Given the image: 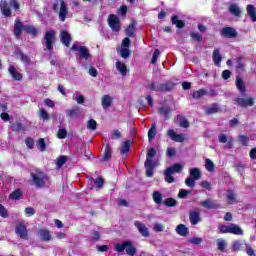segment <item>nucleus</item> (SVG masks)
<instances>
[{
	"mask_svg": "<svg viewBox=\"0 0 256 256\" xmlns=\"http://www.w3.org/2000/svg\"><path fill=\"white\" fill-rule=\"evenodd\" d=\"M30 177L38 189H43V187H47L49 185L50 180L47 174L39 169H35L30 173Z\"/></svg>",
	"mask_w": 256,
	"mask_h": 256,
	"instance_id": "1",
	"label": "nucleus"
},
{
	"mask_svg": "<svg viewBox=\"0 0 256 256\" xmlns=\"http://www.w3.org/2000/svg\"><path fill=\"white\" fill-rule=\"evenodd\" d=\"M146 89L149 91H156L158 93H169L175 89V82L167 81L165 83L157 84L155 82H150L145 85Z\"/></svg>",
	"mask_w": 256,
	"mask_h": 256,
	"instance_id": "2",
	"label": "nucleus"
},
{
	"mask_svg": "<svg viewBox=\"0 0 256 256\" xmlns=\"http://www.w3.org/2000/svg\"><path fill=\"white\" fill-rule=\"evenodd\" d=\"M156 155L157 150L155 148H150L146 154V160L144 162L146 177H153L155 173V162H153V157H155Z\"/></svg>",
	"mask_w": 256,
	"mask_h": 256,
	"instance_id": "3",
	"label": "nucleus"
},
{
	"mask_svg": "<svg viewBox=\"0 0 256 256\" xmlns=\"http://www.w3.org/2000/svg\"><path fill=\"white\" fill-rule=\"evenodd\" d=\"M218 231L221 234L231 233L232 235H243V229L236 224L220 225L218 226Z\"/></svg>",
	"mask_w": 256,
	"mask_h": 256,
	"instance_id": "4",
	"label": "nucleus"
},
{
	"mask_svg": "<svg viewBox=\"0 0 256 256\" xmlns=\"http://www.w3.org/2000/svg\"><path fill=\"white\" fill-rule=\"evenodd\" d=\"M234 102L238 107H242L243 109H247V107H253V105H255V99L245 94L242 97L235 98Z\"/></svg>",
	"mask_w": 256,
	"mask_h": 256,
	"instance_id": "5",
	"label": "nucleus"
},
{
	"mask_svg": "<svg viewBox=\"0 0 256 256\" xmlns=\"http://www.w3.org/2000/svg\"><path fill=\"white\" fill-rule=\"evenodd\" d=\"M55 34L56 32L53 29L46 31L44 34V43L48 51H53V45L55 44V41H57Z\"/></svg>",
	"mask_w": 256,
	"mask_h": 256,
	"instance_id": "6",
	"label": "nucleus"
},
{
	"mask_svg": "<svg viewBox=\"0 0 256 256\" xmlns=\"http://www.w3.org/2000/svg\"><path fill=\"white\" fill-rule=\"evenodd\" d=\"M107 23L113 33H119L121 31V20H119V16L110 14L107 18Z\"/></svg>",
	"mask_w": 256,
	"mask_h": 256,
	"instance_id": "7",
	"label": "nucleus"
},
{
	"mask_svg": "<svg viewBox=\"0 0 256 256\" xmlns=\"http://www.w3.org/2000/svg\"><path fill=\"white\" fill-rule=\"evenodd\" d=\"M220 35L224 39H236V37L239 36V33L237 30H235V28L231 26H225L221 29Z\"/></svg>",
	"mask_w": 256,
	"mask_h": 256,
	"instance_id": "8",
	"label": "nucleus"
},
{
	"mask_svg": "<svg viewBox=\"0 0 256 256\" xmlns=\"http://www.w3.org/2000/svg\"><path fill=\"white\" fill-rule=\"evenodd\" d=\"M117 53L122 56L123 59L129 57V37L123 39L122 44L118 46Z\"/></svg>",
	"mask_w": 256,
	"mask_h": 256,
	"instance_id": "9",
	"label": "nucleus"
},
{
	"mask_svg": "<svg viewBox=\"0 0 256 256\" xmlns=\"http://www.w3.org/2000/svg\"><path fill=\"white\" fill-rule=\"evenodd\" d=\"M72 51H78L80 59H91V53H89V49L85 46H77V44H73L71 47Z\"/></svg>",
	"mask_w": 256,
	"mask_h": 256,
	"instance_id": "10",
	"label": "nucleus"
},
{
	"mask_svg": "<svg viewBox=\"0 0 256 256\" xmlns=\"http://www.w3.org/2000/svg\"><path fill=\"white\" fill-rule=\"evenodd\" d=\"M15 233L20 237V239H29V232L27 231V226L23 223H18L15 228Z\"/></svg>",
	"mask_w": 256,
	"mask_h": 256,
	"instance_id": "11",
	"label": "nucleus"
},
{
	"mask_svg": "<svg viewBox=\"0 0 256 256\" xmlns=\"http://www.w3.org/2000/svg\"><path fill=\"white\" fill-rule=\"evenodd\" d=\"M167 136L175 143H183L185 141V136L183 134H177L173 129L167 131Z\"/></svg>",
	"mask_w": 256,
	"mask_h": 256,
	"instance_id": "12",
	"label": "nucleus"
},
{
	"mask_svg": "<svg viewBox=\"0 0 256 256\" xmlns=\"http://www.w3.org/2000/svg\"><path fill=\"white\" fill-rule=\"evenodd\" d=\"M158 114H160L165 121H169V119H171V107L167 105L160 106L158 108Z\"/></svg>",
	"mask_w": 256,
	"mask_h": 256,
	"instance_id": "13",
	"label": "nucleus"
},
{
	"mask_svg": "<svg viewBox=\"0 0 256 256\" xmlns=\"http://www.w3.org/2000/svg\"><path fill=\"white\" fill-rule=\"evenodd\" d=\"M201 207L205 209H221V205L215 202H212L211 198H207L205 201L200 202Z\"/></svg>",
	"mask_w": 256,
	"mask_h": 256,
	"instance_id": "14",
	"label": "nucleus"
},
{
	"mask_svg": "<svg viewBox=\"0 0 256 256\" xmlns=\"http://www.w3.org/2000/svg\"><path fill=\"white\" fill-rule=\"evenodd\" d=\"M69 14V11L67 10V3H65L64 0L60 1V11H59V19L60 21H65L67 19V15Z\"/></svg>",
	"mask_w": 256,
	"mask_h": 256,
	"instance_id": "15",
	"label": "nucleus"
},
{
	"mask_svg": "<svg viewBox=\"0 0 256 256\" xmlns=\"http://www.w3.org/2000/svg\"><path fill=\"white\" fill-rule=\"evenodd\" d=\"M135 227L138 229L140 235H142V237H149L150 233H149V228H147V226H145V224L141 223L140 221H136L134 223Z\"/></svg>",
	"mask_w": 256,
	"mask_h": 256,
	"instance_id": "16",
	"label": "nucleus"
},
{
	"mask_svg": "<svg viewBox=\"0 0 256 256\" xmlns=\"http://www.w3.org/2000/svg\"><path fill=\"white\" fill-rule=\"evenodd\" d=\"M189 219L191 225H199V223H201V214L199 211H190Z\"/></svg>",
	"mask_w": 256,
	"mask_h": 256,
	"instance_id": "17",
	"label": "nucleus"
},
{
	"mask_svg": "<svg viewBox=\"0 0 256 256\" xmlns=\"http://www.w3.org/2000/svg\"><path fill=\"white\" fill-rule=\"evenodd\" d=\"M213 62L216 67H221V62L223 61V56H221V52L219 49H215L212 54Z\"/></svg>",
	"mask_w": 256,
	"mask_h": 256,
	"instance_id": "18",
	"label": "nucleus"
},
{
	"mask_svg": "<svg viewBox=\"0 0 256 256\" xmlns=\"http://www.w3.org/2000/svg\"><path fill=\"white\" fill-rule=\"evenodd\" d=\"M247 15L253 23H256V8L253 4H248L246 7Z\"/></svg>",
	"mask_w": 256,
	"mask_h": 256,
	"instance_id": "19",
	"label": "nucleus"
},
{
	"mask_svg": "<svg viewBox=\"0 0 256 256\" xmlns=\"http://www.w3.org/2000/svg\"><path fill=\"white\" fill-rule=\"evenodd\" d=\"M116 69L122 77H127V65L125 63L117 60L116 61Z\"/></svg>",
	"mask_w": 256,
	"mask_h": 256,
	"instance_id": "20",
	"label": "nucleus"
},
{
	"mask_svg": "<svg viewBox=\"0 0 256 256\" xmlns=\"http://www.w3.org/2000/svg\"><path fill=\"white\" fill-rule=\"evenodd\" d=\"M0 9L4 17H11V9L9 8V4H7V1L2 0L0 2Z\"/></svg>",
	"mask_w": 256,
	"mask_h": 256,
	"instance_id": "21",
	"label": "nucleus"
},
{
	"mask_svg": "<svg viewBox=\"0 0 256 256\" xmlns=\"http://www.w3.org/2000/svg\"><path fill=\"white\" fill-rule=\"evenodd\" d=\"M60 39L63 45H65L66 47H69L71 43V34H69V32L67 31H61Z\"/></svg>",
	"mask_w": 256,
	"mask_h": 256,
	"instance_id": "22",
	"label": "nucleus"
},
{
	"mask_svg": "<svg viewBox=\"0 0 256 256\" xmlns=\"http://www.w3.org/2000/svg\"><path fill=\"white\" fill-rule=\"evenodd\" d=\"M22 31H25V26L21 21L16 20V23L14 25V35L16 37H21Z\"/></svg>",
	"mask_w": 256,
	"mask_h": 256,
	"instance_id": "23",
	"label": "nucleus"
},
{
	"mask_svg": "<svg viewBox=\"0 0 256 256\" xmlns=\"http://www.w3.org/2000/svg\"><path fill=\"white\" fill-rule=\"evenodd\" d=\"M176 233L181 237H187V235H189V228H187L185 224H179L176 227Z\"/></svg>",
	"mask_w": 256,
	"mask_h": 256,
	"instance_id": "24",
	"label": "nucleus"
},
{
	"mask_svg": "<svg viewBox=\"0 0 256 256\" xmlns=\"http://www.w3.org/2000/svg\"><path fill=\"white\" fill-rule=\"evenodd\" d=\"M235 62H236L237 73H243V70L245 69V63L243 62V56H237L235 58Z\"/></svg>",
	"mask_w": 256,
	"mask_h": 256,
	"instance_id": "25",
	"label": "nucleus"
},
{
	"mask_svg": "<svg viewBox=\"0 0 256 256\" xmlns=\"http://www.w3.org/2000/svg\"><path fill=\"white\" fill-rule=\"evenodd\" d=\"M8 71H9L11 77H13L15 79V81H21V79H23V76L21 75V73H19L17 71L15 66H9Z\"/></svg>",
	"mask_w": 256,
	"mask_h": 256,
	"instance_id": "26",
	"label": "nucleus"
},
{
	"mask_svg": "<svg viewBox=\"0 0 256 256\" xmlns=\"http://www.w3.org/2000/svg\"><path fill=\"white\" fill-rule=\"evenodd\" d=\"M172 25H176L177 29H183L185 27V21L179 20L178 15H173L171 18Z\"/></svg>",
	"mask_w": 256,
	"mask_h": 256,
	"instance_id": "27",
	"label": "nucleus"
},
{
	"mask_svg": "<svg viewBox=\"0 0 256 256\" xmlns=\"http://www.w3.org/2000/svg\"><path fill=\"white\" fill-rule=\"evenodd\" d=\"M236 88L238 91H240L242 94L247 91V87L245 86V82L243 81V78L236 77Z\"/></svg>",
	"mask_w": 256,
	"mask_h": 256,
	"instance_id": "28",
	"label": "nucleus"
},
{
	"mask_svg": "<svg viewBox=\"0 0 256 256\" xmlns=\"http://www.w3.org/2000/svg\"><path fill=\"white\" fill-rule=\"evenodd\" d=\"M129 241H125L122 244H115L114 245V250H116L118 253H123V251L126 249V252L129 253Z\"/></svg>",
	"mask_w": 256,
	"mask_h": 256,
	"instance_id": "29",
	"label": "nucleus"
},
{
	"mask_svg": "<svg viewBox=\"0 0 256 256\" xmlns=\"http://www.w3.org/2000/svg\"><path fill=\"white\" fill-rule=\"evenodd\" d=\"M226 199L229 205H235V203H237V194L234 193L233 190H228Z\"/></svg>",
	"mask_w": 256,
	"mask_h": 256,
	"instance_id": "30",
	"label": "nucleus"
},
{
	"mask_svg": "<svg viewBox=\"0 0 256 256\" xmlns=\"http://www.w3.org/2000/svg\"><path fill=\"white\" fill-rule=\"evenodd\" d=\"M219 111H221L219 104L213 103L210 107L206 109V115H215V113H219Z\"/></svg>",
	"mask_w": 256,
	"mask_h": 256,
	"instance_id": "31",
	"label": "nucleus"
},
{
	"mask_svg": "<svg viewBox=\"0 0 256 256\" xmlns=\"http://www.w3.org/2000/svg\"><path fill=\"white\" fill-rule=\"evenodd\" d=\"M152 199L156 205L163 204V194L159 191H154L152 194Z\"/></svg>",
	"mask_w": 256,
	"mask_h": 256,
	"instance_id": "32",
	"label": "nucleus"
},
{
	"mask_svg": "<svg viewBox=\"0 0 256 256\" xmlns=\"http://www.w3.org/2000/svg\"><path fill=\"white\" fill-rule=\"evenodd\" d=\"M120 155L121 157L129 156V140L125 141L120 147Z\"/></svg>",
	"mask_w": 256,
	"mask_h": 256,
	"instance_id": "33",
	"label": "nucleus"
},
{
	"mask_svg": "<svg viewBox=\"0 0 256 256\" xmlns=\"http://www.w3.org/2000/svg\"><path fill=\"white\" fill-rule=\"evenodd\" d=\"M111 103H113V98L109 95H104L102 97V107L103 109H109L111 107Z\"/></svg>",
	"mask_w": 256,
	"mask_h": 256,
	"instance_id": "34",
	"label": "nucleus"
},
{
	"mask_svg": "<svg viewBox=\"0 0 256 256\" xmlns=\"http://www.w3.org/2000/svg\"><path fill=\"white\" fill-rule=\"evenodd\" d=\"M229 11L235 17H241V8L237 4H231L229 6Z\"/></svg>",
	"mask_w": 256,
	"mask_h": 256,
	"instance_id": "35",
	"label": "nucleus"
},
{
	"mask_svg": "<svg viewBox=\"0 0 256 256\" xmlns=\"http://www.w3.org/2000/svg\"><path fill=\"white\" fill-rule=\"evenodd\" d=\"M168 171H170V173L174 174V173H181L183 171V165L179 164V163H175L172 166L166 168Z\"/></svg>",
	"mask_w": 256,
	"mask_h": 256,
	"instance_id": "36",
	"label": "nucleus"
},
{
	"mask_svg": "<svg viewBox=\"0 0 256 256\" xmlns=\"http://www.w3.org/2000/svg\"><path fill=\"white\" fill-rule=\"evenodd\" d=\"M39 237L42 241H51V233L49 230L41 229L39 231Z\"/></svg>",
	"mask_w": 256,
	"mask_h": 256,
	"instance_id": "37",
	"label": "nucleus"
},
{
	"mask_svg": "<svg viewBox=\"0 0 256 256\" xmlns=\"http://www.w3.org/2000/svg\"><path fill=\"white\" fill-rule=\"evenodd\" d=\"M135 33H137V20L132 19L129 25V37H134Z\"/></svg>",
	"mask_w": 256,
	"mask_h": 256,
	"instance_id": "38",
	"label": "nucleus"
},
{
	"mask_svg": "<svg viewBox=\"0 0 256 256\" xmlns=\"http://www.w3.org/2000/svg\"><path fill=\"white\" fill-rule=\"evenodd\" d=\"M202 175L203 173L201 172V170H199V168H192L190 170V177H192L196 181H198V179H201Z\"/></svg>",
	"mask_w": 256,
	"mask_h": 256,
	"instance_id": "39",
	"label": "nucleus"
},
{
	"mask_svg": "<svg viewBox=\"0 0 256 256\" xmlns=\"http://www.w3.org/2000/svg\"><path fill=\"white\" fill-rule=\"evenodd\" d=\"M177 119L180 120L179 125L181 127H183V129H187L188 127H190L191 122H189V120H187V118H185L181 115H177Z\"/></svg>",
	"mask_w": 256,
	"mask_h": 256,
	"instance_id": "40",
	"label": "nucleus"
},
{
	"mask_svg": "<svg viewBox=\"0 0 256 256\" xmlns=\"http://www.w3.org/2000/svg\"><path fill=\"white\" fill-rule=\"evenodd\" d=\"M164 179L166 183H175V177H173L172 172L169 171L167 168L164 171Z\"/></svg>",
	"mask_w": 256,
	"mask_h": 256,
	"instance_id": "41",
	"label": "nucleus"
},
{
	"mask_svg": "<svg viewBox=\"0 0 256 256\" xmlns=\"http://www.w3.org/2000/svg\"><path fill=\"white\" fill-rule=\"evenodd\" d=\"M205 169L208 170L209 173H213V171H215V163H213L209 158L205 160Z\"/></svg>",
	"mask_w": 256,
	"mask_h": 256,
	"instance_id": "42",
	"label": "nucleus"
},
{
	"mask_svg": "<svg viewBox=\"0 0 256 256\" xmlns=\"http://www.w3.org/2000/svg\"><path fill=\"white\" fill-rule=\"evenodd\" d=\"M207 95V90L199 89L198 91H194L192 94L193 99H201V97H205Z\"/></svg>",
	"mask_w": 256,
	"mask_h": 256,
	"instance_id": "43",
	"label": "nucleus"
},
{
	"mask_svg": "<svg viewBox=\"0 0 256 256\" xmlns=\"http://www.w3.org/2000/svg\"><path fill=\"white\" fill-rule=\"evenodd\" d=\"M238 141L242 144L243 147H249V136L247 135H239Z\"/></svg>",
	"mask_w": 256,
	"mask_h": 256,
	"instance_id": "44",
	"label": "nucleus"
},
{
	"mask_svg": "<svg viewBox=\"0 0 256 256\" xmlns=\"http://www.w3.org/2000/svg\"><path fill=\"white\" fill-rule=\"evenodd\" d=\"M241 249H243V242L241 240H235L232 243V251L237 252L241 251Z\"/></svg>",
	"mask_w": 256,
	"mask_h": 256,
	"instance_id": "45",
	"label": "nucleus"
},
{
	"mask_svg": "<svg viewBox=\"0 0 256 256\" xmlns=\"http://www.w3.org/2000/svg\"><path fill=\"white\" fill-rule=\"evenodd\" d=\"M111 145L106 144L105 146V151H104V156H103V161H109L111 159Z\"/></svg>",
	"mask_w": 256,
	"mask_h": 256,
	"instance_id": "46",
	"label": "nucleus"
},
{
	"mask_svg": "<svg viewBox=\"0 0 256 256\" xmlns=\"http://www.w3.org/2000/svg\"><path fill=\"white\" fill-rule=\"evenodd\" d=\"M163 205H165V207H176L177 205V200H175V198H166L165 201H163Z\"/></svg>",
	"mask_w": 256,
	"mask_h": 256,
	"instance_id": "47",
	"label": "nucleus"
},
{
	"mask_svg": "<svg viewBox=\"0 0 256 256\" xmlns=\"http://www.w3.org/2000/svg\"><path fill=\"white\" fill-rule=\"evenodd\" d=\"M21 197H23V192H21V190L18 189L10 194L9 199H13L14 201H17L21 199Z\"/></svg>",
	"mask_w": 256,
	"mask_h": 256,
	"instance_id": "48",
	"label": "nucleus"
},
{
	"mask_svg": "<svg viewBox=\"0 0 256 256\" xmlns=\"http://www.w3.org/2000/svg\"><path fill=\"white\" fill-rule=\"evenodd\" d=\"M75 115H79V107L66 110V116L69 117L70 119L72 117H75Z\"/></svg>",
	"mask_w": 256,
	"mask_h": 256,
	"instance_id": "49",
	"label": "nucleus"
},
{
	"mask_svg": "<svg viewBox=\"0 0 256 256\" xmlns=\"http://www.w3.org/2000/svg\"><path fill=\"white\" fill-rule=\"evenodd\" d=\"M155 135H157V129L155 128V125H153L148 131V141H153Z\"/></svg>",
	"mask_w": 256,
	"mask_h": 256,
	"instance_id": "50",
	"label": "nucleus"
},
{
	"mask_svg": "<svg viewBox=\"0 0 256 256\" xmlns=\"http://www.w3.org/2000/svg\"><path fill=\"white\" fill-rule=\"evenodd\" d=\"M68 159L69 158L67 156H60L56 162L58 169H61V167H63V165H65V163H67Z\"/></svg>",
	"mask_w": 256,
	"mask_h": 256,
	"instance_id": "51",
	"label": "nucleus"
},
{
	"mask_svg": "<svg viewBox=\"0 0 256 256\" xmlns=\"http://www.w3.org/2000/svg\"><path fill=\"white\" fill-rule=\"evenodd\" d=\"M190 37H191V39L196 41V43H201V41H203V35H201L197 32H190Z\"/></svg>",
	"mask_w": 256,
	"mask_h": 256,
	"instance_id": "52",
	"label": "nucleus"
},
{
	"mask_svg": "<svg viewBox=\"0 0 256 256\" xmlns=\"http://www.w3.org/2000/svg\"><path fill=\"white\" fill-rule=\"evenodd\" d=\"M217 247H218V251H222V253H225V247H227V242H225V240L223 239H218Z\"/></svg>",
	"mask_w": 256,
	"mask_h": 256,
	"instance_id": "53",
	"label": "nucleus"
},
{
	"mask_svg": "<svg viewBox=\"0 0 256 256\" xmlns=\"http://www.w3.org/2000/svg\"><path fill=\"white\" fill-rule=\"evenodd\" d=\"M116 13L119 17H127V6H121Z\"/></svg>",
	"mask_w": 256,
	"mask_h": 256,
	"instance_id": "54",
	"label": "nucleus"
},
{
	"mask_svg": "<svg viewBox=\"0 0 256 256\" xmlns=\"http://www.w3.org/2000/svg\"><path fill=\"white\" fill-rule=\"evenodd\" d=\"M39 117L43 119V121H49V113L43 108L39 110Z\"/></svg>",
	"mask_w": 256,
	"mask_h": 256,
	"instance_id": "55",
	"label": "nucleus"
},
{
	"mask_svg": "<svg viewBox=\"0 0 256 256\" xmlns=\"http://www.w3.org/2000/svg\"><path fill=\"white\" fill-rule=\"evenodd\" d=\"M87 129L90 131H95V129H97V121L90 119L87 123Z\"/></svg>",
	"mask_w": 256,
	"mask_h": 256,
	"instance_id": "56",
	"label": "nucleus"
},
{
	"mask_svg": "<svg viewBox=\"0 0 256 256\" xmlns=\"http://www.w3.org/2000/svg\"><path fill=\"white\" fill-rule=\"evenodd\" d=\"M129 256H138L137 248L133 245V242L129 241Z\"/></svg>",
	"mask_w": 256,
	"mask_h": 256,
	"instance_id": "57",
	"label": "nucleus"
},
{
	"mask_svg": "<svg viewBox=\"0 0 256 256\" xmlns=\"http://www.w3.org/2000/svg\"><path fill=\"white\" fill-rule=\"evenodd\" d=\"M195 178H192L191 176L186 178L185 180V184L187 185V187H190L191 189L195 188Z\"/></svg>",
	"mask_w": 256,
	"mask_h": 256,
	"instance_id": "58",
	"label": "nucleus"
},
{
	"mask_svg": "<svg viewBox=\"0 0 256 256\" xmlns=\"http://www.w3.org/2000/svg\"><path fill=\"white\" fill-rule=\"evenodd\" d=\"M187 195H191L190 190H185V189H180L179 190V193H178L179 199H185L187 197Z\"/></svg>",
	"mask_w": 256,
	"mask_h": 256,
	"instance_id": "59",
	"label": "nucleus"
},
{
	"mask_svg": "<svg viewBox=\"0 0 256 256\" xmlns=\"http://www.w3.org/2000/svg\"><path fill=\"white\" fill-rule=\"evenodd\" d=\"M24 31H26V33H30V35H37V28L33 26H25Z\"/></svg>",
	"mask_w": 256,
	"mask_h": 256,
	"instance_id": "60",
	"label": "nucleus"
},
{
	"mask_svg": "<svg viewBox=\"0 0 256 256\" xmlns=\"http://www.w3.org/2000/svg\"><path fill=\"white\" fill-rule=\"evenodd\" d=\"M167 157H175L177 155V150L173 147H169L166 150Z\"/></svg>",
	"mask_w": 256,
	"mask_h": 256,
	"instance_id": "61",
	"label": "nucleus"
},
{
	"mask_svg": "<svg viewBox=\"0 0 256 256\" xmlns=\"http://www.w3.org/2000/svg\"><path fill=\"white\" fill-rule=\"evenodd\" d=\"M37 147L39 151H45V147H47V145L45 144V140L43 138L38 140Z\"/></svg>",
	"mask_w": 256,
	"mask_h": 256,
	"instance_id": "62",
	"label": "nucleus"
},
{
	"mask_svg": "<svg viewBox=\"0 0 256 256\" xmlns=\"http://www.w3.org/2000/svg\"><path fill=\"white\" fill-rule=\"evenodd\" d=\"M12 131H25V128L21 122H17L16 124L12 125Z\"/></svg>",
	"mask_w": 256,
	"mask_h": 256,
	"instance_id": "63",
	"label": "nucleus"
},
{
	"mask_svg": "<svg viewBox=\"0 0 256 256\" xmlns=\"http://www.w3.org/2000/svg\"><path fill=\"white\" fill-rule=\"evenodd\" d=\"M246 246V253L248 256H255V250L249 244H245Z\"/></svg>",
	"mask_w": 256,
	"mask_h": 256,
	"instance_id": "64",
	"label": "nucleus"
}]
</instances>
